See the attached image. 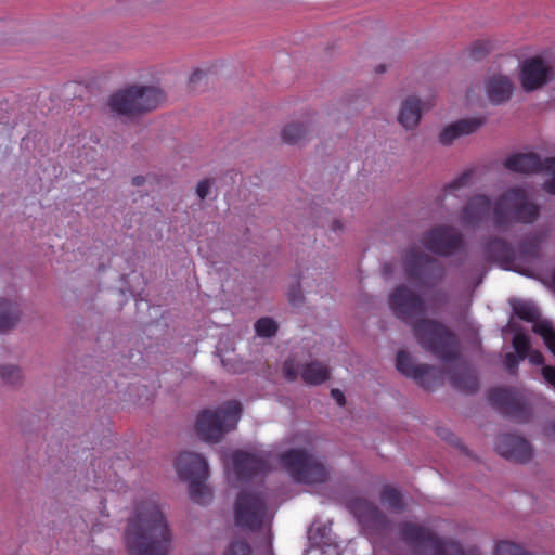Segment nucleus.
Instances as JSON below:
<instances>
[{"label": "nucleus", "instance_id": "nucleus-1", "mask_svg": "<svg viewBox=\"0 0 555 555\" xmlns=\"http://www.w3.org/2000/svg\"><path fill=\"white\" fill-rule=\"evenodd\" d=\"M393 314L409 324L420 346L446 362L455 361L460 345L455 334L439 321L420 318L425 313L423 299L405 285L397 286L389 296Z\"/></svg>", "mask_w": 555, "mask_h": 555}, {"label": "nucleus", "instance_id": "nucleus-2", "mask_svg": "<svg viewBox=\"0 0 555 555\" xmlns=\"http://www.w3.org/2000/svg\"><path fill=\"white\" fill-rule=\"evenodd\" d=\"M171 532L154 500L138 504L125 533L129 555H168Z\"/></svg>", "mask_w": 555, "mask_h": 555}, {"label": "nucleus", "instance_id": "nucleus-3", "mask_svg": "<svg viewBox=\"0 0 555 555\" xmlns=\"http://www.w3.org/2000/svg\"><path fill=\"white\" fill-rule=\"evenodd\" d=\"M540 215V207L529 199L522 188L506 190L492 206V225L507 231L513 224H532Z\"/></svg>", "mask_w": 555, "mask_h": 555}, {"label": "nucleus", "instance_id": "nucleus-4", "mask_svg": "<svg viewBox=\"0 0 555 555\" xmlns=\"http://www.w3.org/2000/svg\"><path fill=\"white\" fill-rule=\"evenodd\" d=\"M401 539L417 555H482L479 548H464L451 539H441L429 528L404 521L399 525Z\"/></svg>", "mask_w": 555, "mask_h": 555}, {"label": "nucleus", "instance_id": "nucleus-5", "mask_svg": "<svg viewBox=\"0 0 555 555\" xmlns=\"http://www.w3.org/2000/svg\"><path fill=\"white\" fill-rule=\"evenodd\" d=\"M164 100L159 88L131 85L114 92L108 99V106L118 116L135 117L156 109Z\"/></svg>", "mask_w": 555, "mask_h": 555}, {"label": "nucleus", "instance_id": "nucleus-6", "mask_svg": "<svg viewBox=\"0 0 555 555\" xmlns=\"http://www.w3.org/2000/svg\"><path fill=\"white\" fill-rule=\"evenodd\" d=\"M241 413V403L234 400L223 403L216 410H204L197 416L196 433L204 441L218 442L235 428Z\"/></svg>", "mask_w": 555, "mask_h": 555}, {"label": "nucleus", "instance_id": "nucleus-7", "mask_svg": "<svg viewBox=\"0 0 555 555\" xmlns=\"http://www.w3.org/2000/svg\"><path fill=\"white\" fill-rule=\"evenodd\" d=\"M279 461L299 483L320 485L328 480L326 465L306 449H289L280 455Z\"/></svg>", "mask_w": 555, "mask_h": 555}, {"label": "nucleus", "instance_id": "nucleus-8", "mask_svg": "<svg viewBox=\"0 0 555 555\" xmlns=\"http://www.w3.org/2000/svg\"><path fill=\"white\" fill-rule=\"evenodd\" d=\"M177 474L182 480L189 481L191 500L201 505H206L211 500V491L206 486L209 468L206 460L193 452H182L175 463Z\"/></svg>", "mask_w": 555, "mask_h": 555}, {"label": "nucleus", "instance_id": "nucleus-9", "mask_svg": "<svg viewBox=\"0 0 555 555\" xmlns=\"http://www.w3.org/2000/svg\"><path fill=\"white\" fill-rule=\"evenodd\" d=\"M403 270L406 280L416 287L434 286L444 276L443 266L417 246L405 250Z\"/></svg>", "mask_w": 555, "mask_h": 555}, {"label": "nucleus", "instance_id": "nucleus-10", "mask_svg": "<svg viewBox=\"0 0 555 555\" xmlns=\"http://www.w3.org/2000/svg\"><path fill=\"white\" fill-rule=\"evenodd\" d=\"M266 508V501L261 494L241 492L234 506L235 525L251 531L260 529Z\"/></svg>", "mask_w": 555, "mask_h": 555}, {"label": "nucleus", "instance_id": "nucleus-11", "mask_svg": "<svg viewBox=\"0 0 555 555\" xmlns=\"http://www.w3.org/2000/svg\"><path fill=\"white\" fill-rule=\"evenodd\" d=\"M487 398L493 408L518 423L530 418V410L522 396L512 388H492Z\"/></svg>", "mask_w": 555, "mask_h": 555}, {"label": "nucleus", "instance_id": "nucleus-12", "mask_svg": "<svg viewBox=\"0 0 555 555\" xmlns=\"http://www.w3.org/2000/svg\"><path fill=\"white\" fill-rule=\"evenodd\" d=\"M424 247L439 256H452L462 249L463 235L449 225H438L425 232L421 240Z\"/></svg>", "mask_w": 555, "mask_h": 555}, {"label": "nucleus", "instance_id": "nucleus-13", "mask_svg": "<svg viewBox=\"0 0 555 555\" xmlns=\"http://www.w3.org/2000/svg\"><path fill=\"white\" fill-rule=\"evenodd\" d=\"M396 367L426 390H433L437 385L438 379L433 375L435 367L428 364H414L409 352L404 350L397 353Z\"/></svg>", "mask_w": 555, "mask_h": 555}, {"label": "nucleus", "instance_id": "nucleus-14", "mask_svg": "<svg viewBox=\"0 0 555 555\" xmlns=\"http://www.w3.org/2000/svg\"><path fill=\"white\" fill-rule=\"evenodd\" d=\"M348 508L365 528L385 530L389 526L387 516L371 501L356 498L349 501Z\"/></svg>", "mask_w": 555, "mask_h": 555}, {"label": "nucleus", "instance_id": "nucleus-15", "mask_svg": "<svg viewBox=\"0 0 555 555\" xmlns=\"http://www.w3.org/2000/svg\"><path fill=\"white\" fill-rule=\"evenodd\" d=\"M504 166L518 173L555 172V157L541 159L535 153L514 154L505 159Z\"/></svg>", "mask_w": 555, "mask_h": 555}, {"label": "nucleus", "instance_id": "nucleus-16", "mask_svg": "<svg viewBox=\"0 0 555 555\" xmlns=\"http://www.w3.org/2000/svg\"><path fill=\"white\" fill-rule=\"evenodd\" d=\"M496 452L506 460L526 463L532 456L530 443L522 437L514 434H502L496 438Z\"/></svg>", "mask_w": 555, "mask_h": 555}, {"label": "nucleus", "instance_id": "nucleus-17", "mask_svg": "<svg viewBox=\"0 0 555 555\" xmlns=\"http://www.w3.org/2000/svg\"><path fill=\"white\" fill-rule=\"evenodd\" d=\"M550 67L539 57L525 60L521 65V86L526 91H533L547 82Z\"/></svg>", "mask_w": 555, "mask_h": 555}, {"label": "nucleus", "instance_id": "nucleus-18", "mask_svg": "<svg viewBox=\"0 0 555 555\" xmlns=\"http://www.w3.org/2000/svg\"><path fill=\"white\" fill-rule=\"evenodd\" d=\"M491 202L486 195L478 194L468 199L461 211V222L466 227H478L490 215Z\"/></svg>", "mask_w": 555, "mask_h": 555}, {"label": "nucleus", "instance_id": "nucleus-19", "mask_svg": "<svg viewBox=\"0 0 555 555\" xmlns=\"http://www.w3.org/2000/svg\"><path fill=\"white\" fill-rule=\"evenodd\" d=\"M233 465L241 480L263 474L269 468L264 459L245 451H236L233 454Z\"/></svg>", "mask_w": 555, "mask_h": 555}, {"label": "nucleus", "instance_id": "nucleus-20", "mask_svg": "<svg viewBox=\"0 0 555 555\" xmlns=\"http://www.w3.org/2000/svg\"><path fill=\"white\" fill-rule=\"evenodd\" d=\"M450 382L453 388L466 393H474L479 389L478 376L467 363H456L452 367Z\"/></svg>", "mask_w": 555, "mask_h": 555}, {"label": "nucleus", "instance_id": "nucleus-21", "mask_svg": "<svg viewBox=\"0 0 555 555\" xmlns=\"http://www.w3.org/2000/svg\"><path fill=\"white\" fill-rule=\"evenodd\" d=\"M486 119L483 117H475L457 120L448 127H446L440 135L439 141L443 145L451 144L455 139L476 132L483 124Z\"/></svg>", "mask_w": 555, "mask_h": 555}, {"label": "nucleus", "instance_id": "nucleus-22", "mask_svg": "<svg viewBox=\"0 0 555 555\" xmlns=\"http://www.w3.org/2000/svg\"><path fill=\"white\" fill-rule=\"evenodd\" d=\"M487 259L501 264H509L515 260L514 249L509 243L501 237H491L485 245Z\"/></svg>", "mask_w": 555, "mask_h": 555}, {"label": "nucleus", "instance_id": "nucleus-23", "mask_svg": "<svg viewBox=\"0 0 555 555\" xmlns=\"http://www.w3.org/2000/svg\"><path fill=\"white\" fill-rule=\"evenodd\" d=\"M331 376L330 367L320 361H310L300 367V377L307 385H321Z\"/></svg>", "mask_w": 555, "mask_h": 555}, {"label": "nucleus", "instance_id": "nucleus-24", "mask_svg": "<svg viewBox=\"0 0 555 555\" xmlns=\"http://www.w3.org/2000/svg\"><path fill=\"white\" fill-rule=\"evenodd\" d=\"M487 92L492 103L501 104L512 96L513 83L505 76H493L488 80Z\"/></svg>", "mask_w": 555, "mask_h": 555}, {"label": "nucleus", "instance_id": "nucleus-25", "mask_svg": "<svg viewBox=\"0 0 555 555\" xmlns=\"http://www.w3.org/2000/svg\"><path fill=\"white\" fill-rule=\"evenodd\" d=\"M422 116L421 102L418 99L408 98L401 105L398 121L405 128L412 129L420 122Z\"/></svg>", "mask_w": 555, "mask_h": 555}, {"label": "nucleus", "instance_id": "nucleus-26", "mask_svg": "<svg viewBox=\"0 0 555 555\" xmlns=\"http://www.w3.org/2000/svg\"><path fill=\"white\" fill-rule=\"evenodd\" d=\"M20 317L21 310L17 302L0 299V332L14 327Z\"/></svg>", "mask_w": 555, "mask_h": 555}, {"label": "nucleus", "instance_id": "nucleus-27", "mask_svg": "<svg viewBox=\"0 0 555 555\" xmlns=\"http://www.w3.org/2000/svg\"><path fill=\"white\" fill-rule=\"evenodd\" d=\"M308 134V128L304 124H288L282 131V139L287 144H298L302 142Z\"/></svg>", "mask_w": 555, "mask_h": 555}, {"label": "nucleus", "instance_id": "nucleus-28", "mask_svg": "<svg viewBox=\"0 0 555 555\" xmlns=\"http://www.w3.org/2000/svg\"><path fill=\"white\" fill-rule=\"evenodd\" d=\"M532 331L540 335L546 347L555 356V328L548 321H535Z\"/></svg>", "mask_w": 555, "mask_h": 555}, {"label": "nucleus", "instance_id": "nucleus-29", "mask_svg": "<svg viewBox=\"0 0 555 555\" xmlns=\"http://www.w3.org/2000/svg\"><path fill=\"white\" fill-rule=\"evenodd\" d=\"M380 501L388 505L389 508L395 511H402L404 508L403 496L401 492L389 485L383 487L380 492Z\"/></svg>", "mask_w": 555, "mask_h": 555}, {"label": "nucleus", "instance_id": "nucleus-30", "mask_svg": "<svg viewBox=\"0 0 555 555\" xmlns=\"http://www.w3.org/2000/svg\"><path fill=\"white\" fill-rule=\"evenodd\" d=\"M541 237L538 234H530L519 244V251L522 256L538 258L540 255Z\"/></svg>", "mask_w": 555, "mask_h": 555}, {"label": "nucleus", "instance_id": "nucleus-31", "mask_svg": "<svg viewBox=\"0 0 555 555\" xmlns=\"http://www.w3.org/2000/svg\"><path fill=\"white\" fill-rule=\"evenodd\" d=\"M513 310L515 315L527 322H535L540 317L538 308L527 301L516 302L513 306Z\"/></svg>", "mask_w": 555, "mask_h": 555}, {"label": "nucleus", "instance_id": "nucleus-32", "mask_svg": "<svg viewBox=\"0 0 555 555\" xmlns=\"http://www.w3.org/2000/svg\"><path fill=\"white\" fill-rule=\"evenodd\" d=\"M279 330L278 323L268 317L260 318L255 323V331L260 337H272L276 334Z\"/></svg>", "mask_w": 555, "mask_h": 555}, {"label": "nucleus", "instance_id": "nucleus-33", "mask_svg": "<svg viewBox=\"0 0 555 555\" xmlns=\"http://www.w3.org/2000/svg\"><path fill=\"white\" fill-rule=\"evenodd\" d=\"M513 347L516 352L515 354H517L520 360H525L531 349L529 338L524 333H516L514 335Z\"/></svg>", "mask_w": 555, "mask_h": 555}, {"label": "nucleus", "instance_id": "nucleus-34", "mask_svg": "<svg viewBox=\"0 0 555 555\" xmlns=\"http://www.w3.org/2000/svg\"><path fill=\"white\" fill-rule=\"evenodd\" d=\"M223 555H251V547L245 539H233L223 551Z\"/></svg>", "mask_w": 555, "mask_h": 555}, {"label": "nucleus", "instance_id": "nucleus-35", "mask_svg": "<svg viewBox=\"0 0 555 555\" xmlns=\"http://www.w3.org/2000/svg\"><path fill=\"white\" fill-rule=\"evenodd\" d=\"M494 555H530V553L513 542L500 541L495 545Z\"/></svg>", "mask_w": 555, "mask_h": 555}, {"label": "nucleus", "instance_id": "nucleus-36", "mask_svg": "<svg viewBox=\"0 0 555 555\" xmlns=\"http://www.w3.org/2000/svg\"><path fill=\"white\" fill-rule=\"evenodd\" d=\"M2 379L10 385H17L22 380V371L14 365H4L0 369Z\"/></svg>", "mask_w": 555, "mask_h": 555}, {"label": "nucleus", "instance_id": "nucleus-37", "mask_svg": "<svg viewBox=\"0 0 555 555\" xmlns=\"http://www.w3.org/2000/svg\"><path fill=\"white\" fill-rule=\"evenodd\" d=\"M472 170H466L464 171L463 173H461L457 178H455L453 181H451L447 186H446V192L448 193H452L454 191H457L466 185H468V183L470 182V179H472Z\"/></svg>", "mask_w": 555, "mask_h": 555}, {"label": "nucleus", "instance_id": "nucleus-38", "mask_svg": "<svg viewBox=\"0 0 555 555\" xmlns=\"http://www.w3.org/2000/svg\"><path fill=\"white\" fill-rule=\"evenodd\" d=\"M283 375L288 382H294L300 375V369L294 360H286L283 363Z\"/></svg>", "mask_w": 555, "mask_h": 555}, {"label": "nucleus", "instance_id": "nucleus-39", "mask_svg": "<svg viewBox=\"0 0 555 555\" xmlns=\"http://www.w3.org/2000/svg\"><path fill=\"white\" fill-rule=\"evenodd\" d=\"M519 361L520 359L517 354L513 352L506 353L504 363L509 374L514 375L517 373Z\"/></svg>", "mask_w": 555, "mask_h": 555}, {"label": "nucleus", "instance_id": "nucleus-40", "mask_svg": "<svg viewBox=\"0 0 555 555\" xmlns=\"http://www.w3.org/2000/svg\"><path fill=\"white\" fill-rule=\"evenodd\" d=\"M488 53V48L486 42L477 41L474 48L470 51V56L474 60H479Z\"/></svg>", "mask_w": 555, "mask_h": 555}, {"label": "nucleus", "instance_id": "nucleus-41", "mask_svg": "<svg viewBox=\"0 0 555 555\" xmlns=\"http://www.w3.org/2000/svg\"><path fill=\"white\" fill-rule=\"evenodd\" d=\"M210 180L203 179L196 185V194L201 199H205L209 193Z\"/></svg>", "mask_w": 555, "mask_h": 555}, {"label": "nucleus", "instance_id": "nucleus-42", "mask_svg": "<svg viewBox=\"0 0 555 555\" xmlns=\"http://www.w3.org/2000/svg\"><path fill=\"white\" fill-rule=\"evenodd\" d=\"M542 375L544 379L555 388V367L551 365L543 366Z\"/></svg>", "mask_w": 555, "mask_h": 555}, {"label": "nucleus", "instance_id": "nucleus-43", "mask_svg": "<svg viewBox=\"0 0 555 555\" xmlns=\"http://www.w3.org/2000/svg\"><path fill=\"white\" fill-rule=\"evenodd\" d=\"M288 299H289L291 304L294 306L298 305L302 301L304 297H302L301 289H300L299 285H297L296 287H293L289 291Z\"/></svg>", "mask_w": 555, "mask_h": 555}, {"label": "nucleus", "instance_id": "nucleus-44", "mask_svg": "<svg viewBox=\"0 0 555 555\" xmlns=\"http://www.w3.org/2000/svg\"><path fill=\"white\" fill-rule=\"evenodd\" d=\"M529 361L534 365H541L544 362V357L539 350H531L528 353Z\"/></svg>", "mask_w": 555, "mask_h": 555}, {"label": "nucleus", "instance_id": "nucleus-45", "mask_svg": "<svg viewBox=\"0 0 555 555\" xmlns=\"http://www.w3.org/2000/svg\"><path fill=\"white\" fill-rule=\"evenodd\" d=\"M13 24H14L13 20H11L4 15H0V33L11 30Z\"/></svg>", "mask_w": 555, "mask_h": 555}, {"label": "nucleus", "instance_id": "nucleus-46", "mask_svg": "<svg viewBox=\"0 0 555 555\" xmlns=\"http://www.w3.org/2000/svg\"><path fill=\"white\" fill-rule=\"evenodd\" d=\"M331 396L333 397V399L337 402V404L339 406H344L345 403H346V399H345V396L344 393L339 390V389H332L331 390Z\"/></svg>", "mask_w": 555, "mask_h": 555}, {"label": "nucleus", "instance_id": "nucleus-47", "mask_svg": "<svg viewBox=\"0 0 555 555\" xmlns=\"http://www.w3.org/2000/svg\"><path fill=\"white\" fill-rule=\"evenodd\" d=\"M553 173L554 176L550 180L544 182L543 189L548 194L555 195V172Z\"/></svg>", "mask_w": 555, "mask_h": 555}, {"label": "nucleus", "instance_id": "nucleus-48", "mask_svg": "<svg viewBox=\"0 0 555 555\" xmlns=\"http://www.w3.org/2000/svg\"><path fill=\"white\" fill-rule=\"evenodd\" d=\"M205 76V72H203L202 69H195L191 77H190V85H193L195 82H197L198 80H201L203 77Z\"/></svg>", "mask_w": 555, "mask_h": 555}, {"label": "nucleus", "instance_id": "nucleus-49", "mask_svg": "<svg viewBox=\"0 0 555 555\" xmlns=\"http://www.w3.org/2000/svg\"><path fill=\"white\" fill-rule=\"evenodd\" d=\"M145 182V177L143 176H135L132 178V184L134 186H140Z\"/></svg>", "mask_w": 555, "mask_h": 555}, {"label": "nucleus", "instance_id": "nucleus-50", "mask_svg": "<svg viewBox=\"0 0 555 555\" xmlns=\"http://www.w3.org/2000/svg\"><path fill=\"white\" fill-rule=\"evenodd\" d=\"M440 435L442 436L443 439L448 440L451 443L455 444L457 441V438L452 433L448 431V433H446V435H442V434H440Z\"/></svg>", "mask_w": 555, "mask_h": 555}, {"label": "nucleus", "instance_id": "nucleus-51", "mask_svg": "<svg viewBox=\"0 0 555 555\" xmlns=\"http://www.w3.org/2000/svg\"><path fill=\"white\" fill-rule=\"evenodd\" d=\"M341 228H343V224H341V222H340L339 220H334V221H333L332 230H333L334 232H336V231L340 230Z\"/></svg>", "mask_w": 555, "mask_h": 555}, {"label": "nucleus", "instance_id": "nucleus-52", "mask_svg": "<svg viewBox=\"0 0 555 555\" xmlns=\"http://www.w3.org/2000/svg\"><path fill=\"white\" fill-rule=\"evenodd\" d=\"M263 555H273L271 541L267 542Z\"/></svg>", "mask_w": 555, "mask_h": 555}, {"label": "nucleus", "instance_id": "nucleus-53", "mask_svg": "<svg viewBox=\"0 0 555 555\" xmlns=\"http://www.w3.org/2000/svg\"><path fill=\"white\" fill-rule=\"evenodd\" d=\"M376 72H377L378 74L385 73V72H386V67H385V65H379V66H377V67H376Z\"/></svg>", "mask_w": 555, "mask_h": 555}, {"label": "nucleus", "instance_id": "nucleus-54", "mask_svg": "<svg viewBox=\"0 0 555 555\" xmlns=\"http://www.w3.org/2000/svg\"><path fill=\"white\" fill-rule=\"evenodd\" d=\"M198 555H215L214 553L198 554Z\"/></svg>", "mask_w": 555, "mask_h": 555}]
</instances>
